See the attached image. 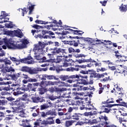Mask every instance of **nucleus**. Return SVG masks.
I'll return each instance as SVG.
<instances>
[{
  "mask_svg": "<svg viewBox=\"0 0 127 127\" xmlns=\"http://www.w3.org/2000/svg\"><path fill=\"white\" fill-rule=\"evenodd\" d=\"M19 114H20L19 116L21 118H24L25 117V113H24L23 109Z\"/></svg>",
  "mask_w": 127,
  "mask_h": 127,
  "instance_id": "nucleus-53",
  "label": "nucleus"
},
{
  "mask_svg": "<svg viewBox=\"0 0 127 127\" xmlns=\"http://www.w3.org/2000/svg\"><path fill=\"white\" fill-rule=\"evenodd\" d=\"M67 33H69V32H63V33H60V32H56V34H57V35H62V36H60L59 37L60 39H65L66 37H68L66 35Z\"/></svg>",
  "mask_w": 127,
  "mask_h": 127,
  "instance_id": "nucleus-20",
  "label": "nucleus"
},
{
  "mask_svg": "<svg viewBox=\"0 0 127 127\" xmlns=\"http://www.w3.org/2000/svg\"><path fill=\"white\" fill-rule=\"evenodd\" d=\"M91 71H89V73L90 75L89 76L90 78H98V73L96 72L93 69H90Z\"/></svg>",
  "mask_w": 127,
  "mask_h": 127,
  "instance_id": "nucleus-22",
  "label": "nucleus"
},
{
  "mask_svg": "<svg viewBox=\"0 0 127 127\" xmlns=\"http://www.w3.org/2000/svg\"><path fill=\"white\" fill-rule=\"evenodd\" d=\"M3 56H5V52L2 50L0 53V57H3Z\"/></svg>",
  "mask_w": 127,
  "mask_h": 127,
  "instance_id": "nucleus-63",
  "label": "nucleus"
},
{
  "mask_svg": "<svg viewBox=\"0 0 127 127\" xmlns=\"http://www.w3.org/2000/svg\"><path fill=\"white\" fill-rule=\"evenodd\" d=\"M8 14L5 12V11H2L1 12V15L0 16V19H3L5 17H6Z\"/></svg>",
  "mask_w": 127,
  "mask_h": 127,
  "instance_id": "nucleus-32",
  "label": "nucleus"
},
{
  "mask_svg": "<svg viewBox=\"0 0 127 127\" xmlns=\"http://www.w3.org/2000/svg\"><path fill=\"white\" fill-rule=\"evenodd\" d=\"M105 77V74L104 73H97V78L98 79H101V78H104Z\"/></svg>",
  "mask_w": 127,
  "mask_h": 127,
  "instance_id": "nucleus-56",
  "label": "nucleus"
},
{
  "mask_svg": "<svg viewBox=\"0 0 127 127\" xmlns=\"http://www.w3.org/2000/svg\"><path fill=\"white\" fill-rule=\"evenodd\" d=\"M61 82L60 85H59V87H70V84L64 82H62L61 81Z\"/></svg>",
  "mask_w": 127,
  "mask_h": 127,
  "instance_id": "nucleus-38",
  "label": "nucleus"
},
{
  "mask_svg": "<svg viewBox=\"0 0 127 127\" xmlns=\"http://www.w3.org/2000/svg\"><path fill=\"white\" fill-rule=\"evenodd\" d=\"M107 2H108V1L107 0H104L103 1H100V3H101L102 6H106L107 5Z\"/></svg>",
  "mask_w": 127,
  "mask_h": 127,
  "instance_id": "nucleus-58",
  "label": "nucleus"
},
{
  "mask_svg": "<svg viewBox=\"0 0 127 127\" xmlns=\"http://www.w3.org/2000/svg\"><path fill=\"white\" fill-rule=\"evenodd\" d=\"M14 103L15 104V106H19V105H20V101L19 99H17L15 101H14Z\"/></svg>",
  "mask_w": 127,
  "mask_h": 127,
  "instance_id": "nucleus-55",
  "label": "nucleus"
},
{
  "mask_svg": "<svg viewBox=\"0 0 127 127\" xmlns=\"http://www.w3.org/2000/svg\"><path fill=\"white\" fill-rule=\"evenodd\" d=\"M75 62L78 63V64H82V63H96V61L92 60L91 58L89 59H81L79 60H76Z\"/></svg>",
  "mask_w": 127,
  "mask_h": 127,
  "instance_id": "nucleus-8",
  "label": "nucleus"
},
{
  "mask_svg": "<svg viewBox=\"0 0 127 127\" xmlns=\"http://www.w3.org/2000/svg\"><path fill=\"white\" fill-rule=\"evenodd\" d=\"M29 109L30 110V112H31V113L34 112V111H35V112L37 113V111H38L37 110V106H34L33 107H31L29 108Z\"/></svg>",
  "mask_w": 127,
  "mask_h": 127,
  "instance_id": "nucleus-46",
  "label": "nucleus"
},
{
  "mask_svg": "<svg viewBox=\"0 0 127 127\" xmlns=\"http://www.w3.org/2000/svg\"><path fill=\"white\" fill-rule=\"evenodd\" d=\"M84 116H85V117H90V116H92V112H85L84 113Z\"/></svg>",
  "mask_w": 127,
  "mask_h": 127,
  "instance_id": "nucleus-59",
  "label": "nucleus"
},
{
  "mask_svg": "<svg viewBox=\"0 0 127 127\" xmlns=\"http://www.w3.org/2000/svg\"><path fill=\"white\" fill-rule=\"evenodd\" d=\"M64 62H66V63H71V66L74 65V61L71 59H65Z\"/></svg>",
  "mask_w": 127,
  "mask_h": 127,
  "instance_id": "nucleus-43",
  "label": "nucleus"
},
{
  "mask_svg": "<svg viewBox=\"0 0 127 127\" xmlns=\"http://www.w3.org/2000/svg\"><path fill=\"white\" fill-rule=\"evenodd\" d=\"M47 33H49V32H44L43 33L42 35H37V36H35V38H40L41 39H47V38H50V37L48 35H45Z\"/></svg>",
  "mask_w": 127,
  "mask_h": 127,
  "instance_id": "nucleus-18",
  "label": "nucleus"
},
{
  "mask_svg": "<svg viewBox=\"0 0 127 127\" xmlns=\"http://www.w3.org/2000/svg\"><path fill=\"white\" fill-rule=\"evenodd\" d=\"M105 107H108V106H103L101 108L102 111H103L104 113H106V114H109L110 113V110Z\"/></svg>",
  "mask_w": 127,
  "mask_h": 127,
  "instance_id": "nucleus-37",
  "label": "nucleus"
},
{
  "mask_svg": "<svg viewBox=\"0 0 127 127\" xmlns=\"http://www.w3.org/2000/svg\"><path fill=\"white\" fill-rule=\"evenodd\" d=\"M46 78L48 80H56V81H58V80H59V78H57L56 76L54 75L44 74L42 75V80L45 81Z\"/></svg>",
  "mask_w": 127,
  "mask_h": 127,
  "instance_id": "nucleus-9",
  "label": "nucleus"
},
{
  "mask_svg": "<svg viewBox=\"0 0 127 127\" xmlns=\"http://www.w3.org/2000/svg\"><path fill=\"white\" fill-rule=\"evenodd\" d=\"M4 70L8 73H11V72H15V69L12 66H6L4 67Z\"/></svg>",
  "mask_w": 127,
  "mask_h": 127,
  "instance_id": "nucleus-24",
  "label": "nucleus"
},
{
  "mask_svg": "<svg viewBox=\"0 0 127 127\" xmlns=\"http://www.w3.org/2000/svg\"><path fill=\"white\" fill-rule=\"evenodd\" d=\"M4 90L5 91H9V90H12V87L9 85L7 87H4Z\"/></svg>",
  "mask_w": 127,
  "mask_h": 127,
  "instance_id": "nucleus-64",
  "label": "nucleus"
},
{
  "mask_svg": "<svg viewBox=\"0 0 127 127\" xmlns=\"http://www.w3.org/2000/svg\"><path fill=\"white\" fill-rule=\"evenodd\" d=\"M29 67L26 66H22L21 68V71H22V72H27V73H28L29 71Z\"/></svg>",
  "mask_w": 127,
  "mask_h": 127,
  "instance_id": "nucleus-36",
  "label": "nucleus"
},
{
  "mask_svg": "<svg viewBox=\"0 0 127 127\" xmlns=\"http://www.w3.org/2000/svg\"><path fill=\"white\" fill-rule=\"evenodd\" d=\"M91 69H88V70H81L80 71L81 74H84V75H88L89 72H91Z\"/></svg>",
  "mask_w": 127,
  "mask_h": 127,
  "instance_id": "nucleus-48",
  "label": "nucleus"
},
{
  "mask_svg": "<svg viewBox=\"0 0 127 127\" xmlns=\"http://www.w3.org/2000/svg\"><path fill=\"white\" fill-rule=\"evenodd\" d=\"M23 93H22L21 91H18V90H16L15 91H14L13 93V94L14 95V96H18V95H21Z\"/></svg>",
  "mask_w": 127,
  "mask_h": 127,
  "instance_id": "nucleus-45",
  "label": "nucleus"
},
{
  "mask_svg": "<svg viewBox=\"0 0 127 127\" xmlns=\"http://www.w3.org/2000/svg\"><path fill=\"white\" fill-rule=\"evenodd\" d=\"M123 122H127V120L125 119V118H119V123H120L121 124H122Z\"/></svg>",
  "mask_w": 127,
  "mask_h": 127,
  "instance_id": "nucleus-62",
  "label": "nucleus"
},
{
  "mask_svg": "<svg viewBox=\"0 0 127 127\" xmlns=\"http://www.w3.org/2000/svg\"><path fill=\"white\" fill-rule=\"evenodd\" d=\"M8 35L11 37H18V38H22L24 35L22 32H4L0 33V35Z\"/></svg>",
  "mask_w": 127,
  "mask_h": 127,
  "instance_id": "nucleus-4",
  "label": "nucleus"
},
{
  "mask_svg": "<svg viewBox=\"0 0 127 127\" xmlns=\"http://www.w3.org/2000/svg\"><path fill=\"white\" fill-rule=\"evenodd\" d=\"M64 91H67V88H57L56 89V92H57V94H60V96H61V93H63Z\"/></svg>",
  "mask_w": 127,
  "mask_h": 127,
  "instance_id": "nucleus-25",
  "label": "nucleus"
},
{
  "mask_svg": "<svg viewBox=\"0 0 127 127\" xmlns=\"http://www.w3.org/2000/svg\"><path fill=\"white\" fill-rule=\"evenodd\" d=\"M81 114L80 113H74L72 116H71V119L74 120V121H79Z\"/></svg>",
  "mask_w": 127,
  "mask_h": 127,
  "instance_id": "nucleus-21",
  "label": "nucleus"
},
{
  "mask_svg": "<svg viewBox=\"0 0 127 127\" xmlns=\"http://www.w3.org/2000/svg\"><path fill=\"white\" fill-rule=\"evenodd\" d=\"M28 82H37V79L29 78H28Z\"/></svg>",
  "mask_w": 127,
  "mask_h": 127,
  "instance_id": "nucleus-60",
  "label": "nucleus"
},
{
  "mask_svg": "<svg viewBox=\"0 0 127 127\" xmlns=\"http://www.w3.org/2000/svg\"><path fill=\"white\" fill-rule=\"evenodd\" d=\"M47 116H57L56 112L52 110H49L47 112Z\"/></svg>",
  "mask_w": 127,
  "mask_h": 127,
  "instance_id": "nucleus-31",
  "label": "nucleus"
},
{
  "mask_svg": "<svg viewBox=\"0 0 127 127\" xmlns=\"http://www.w3.org/2000/svg\"><path fill=\"white\" fill-rule=\"evenodd\" d=\"M22 101H25V102H29V98L28 97V95L27 94H24L22 95L21 98Z\"/></svg>",
  "mask_w": 127,
  "mask_h": 127,
  "instance_id": "nucleus-28",
  "label": "nucleus"
},
{
  "mask_svg": "<svg viewBox=\"0 0 127 127\" xmlns=\"http://www.w3.org/2000/svg\"><path fill=\"white\" fill-rule=\"evenodd\" d=\"M57 70L59 72H60V71H67V72H74L75 71H79V68L70 67H68L65 69L61 68H58Z\"/></svg>",
  "mask_w": 127,
  "mask_h": 127,
  "instance_id": "nucleus-10",
  "label": "nucleus"
},
{
  "mask_svg": "<svg viewBox=\"0 0 127 127\" xmlns=\"http://www.w3.org/2000/svg\"><path fill=\"white\" fill-rule=\"evenodd\" d=\"M71 94H72L71 92V89H68L67 91L62 94L61 97L62 98H65V99H70L71 98V96L69 95H71Z\"/></svg>",
  "mask_w": 127,
  "mask_h": 127,
  "instance_id": "nucleus-17",
  "label": "nucleus"
},
{
  "mask_svg": "<svg viewBox=\"0 0 127 127\" xmlns=\"http://www.w3.org/2000/svg\"><path fill=\"white\" fill-rule=\"evenodd\" d=\"M44 47H45L44 43L39 42L38 45H34V48L33 50L34 52L35 59L40 61L41 63H44L46 60V57L43 56V55L41 53L43 51Z\"/></svg>",
  "mask_w": 127,
  "mask_h": 127,
  "instance_id": "nucleus-1",
  "label": "nucleus"
},
{
  "mask_svg": "<svg viewBox=\"0 0 127 127\" xmlns=\"http://www.w3.org/2000/svg\"><path fill=\"white\" fill-rule=\"evenodd\" d=\"M98 123L99 121H97V119H93L88 121V123L90 124V125H95L98 124Z\"/></svg>",
  "mask_w": 127,
  "mask_h": 127,
  "instance_id": "nucleus-40",
  "label": "nucleus"
},
{
  "mask_svg": "<svg viewBox=\"0 0 127 127\" xmlns=\"http://www.w3.org/2000/svg\"><path fill=\"white\" fill-rule=\"evenodd\" d=\"M75 103L77 106H80V105L84 104V101L82 100H77L75 101Z\"/></svg>",
  "mask_w": 127,
  "mask_h": 127,
  "instance_id": "nucleus-54",
  "label": "nucleus"
},
{
  "mask_svg": "<svg viewBox=\"0 0 127 127\" xmlns=\"http://www.w3.org/2000/svg\"><path fill=\"white\" fill-rule=\"evenodd\" d=\"M11 108L12 109V113H16V114H19L20 112L23 110L22 107L19 106L17 107H11Z\"/></svg>",
  "mask_w": 127,
  "mask_h": 127,
  "instance_id": "nucleus-16",
  "label": "nucleus"
},
{
  "mask_svg": "<svg viewBox=\"0 0 127 127\" xmlns=\"http://www.w3.org/2000/svg\"><path fill=\"white\" fill-rule=\"evenodd\" d=\"M54 23L55 25V27H62L61 28V29L63 30L64 29V30H68L70 32H82V31L81 30H74L72 29H70V28H68V26L67 25H64L62 26L63 23H62V21H61V20H59V22H58L56 20H54L53 22H49V23Z\"/></svg>",
  "mask_w": 127,
  "mask_h": 127,
  "instance_id": "nucleus-3",
  "label": "nucleus"
},
{
  "mask_svg": "<svg viewBox=\"0 0 127 127\" xmlns=\"http://www.w3.org/2000/svg\"><path fill=\"white\" fill-rule=\"evenodd\" d=\"M105 122H104V125L106 126H108V125L110 124V122H107V121H109V119H108V117L106 116H104V119Z\"/></svg>",
  "mask_w": 127,
  "mask_h": 127,
  "instance_id": "nucleus-47",
  "label": "nucleus"
},
{
  "mask_svg": "<svg viewBox=\"0 0 127 127\" xmlns=\"http://www.w3.org/2000/svg\"><path fill=\"white\" fill-rule=\"evenodd\" d=\"M68 66H72V64H71V63H68L66 62H64L63 64V65L61 66V68H62V67H68Z\"/></svg>",
  "mask_w": 127,
  "mask_h": 127,
  "instance_id": "nucleus-41",
  "label": "nucleus"
},
{
  "mask_svg": "<svg viewBox=\"0 0 127 127\" xmlns=\"http://www.w3.org/2000/svg\"><path fill=\"white\" fill-rule=\"evenodd\" d=\"M31 99L32 100V101L33 102V103H39V102L40 103H43V102L45 101V100L38 97V96H32L31 97Z\"/></svg>",
  "mask_w": 127,
  "mask_h": 127,
  "instance_id": "nucleus-14",
  "label": "nucleus"
},
{
  "mask_svg": "<svg viewBox=\"0 0 127 127\" xmlns=\"http://www.w3.org/2000/svg\"><path fill=\"white\" fill-rule=\"evenodd\" d=\"M41 71V68L39 67L33 68V67H30L29 69V74L31 75H33L34 74H38V73Z\"/></svg>",
  "mask_w": 127,
  "mask_h": 127,
  "instance_id": "nucleus-12",
  "label": "nucleus"
},
{
  "mask_svg": "<svg viewBox=\"0 0 127 127\" xmlns=\"http://www.w3.org/2000/svg\"><path fill=\"white\" fill-rule=\"evenodd\" d=\"M21 42L22 44H16L14 41L12 40V39H4V43H5V45L9 48V49H23V48H25V43H26V41L27 39H22L21 40Z\"/></svg>",
  "mask_w": 127,
  "mask_h": 127,
  "instance_id": "nucleus-2",
  "label": "nucleus"
},
{
  "mask_svg": "<svg viewBox=\"0 0 127 127\" xmlns=\"http://www.w3.org/2000/svg\"><path fill=\"white\" fill-rule=\"evenodd\" d=\"M61 83V80L58 81H45L42 82V84L44 87H48V86H54L59 85Z\"/></svg>",
  "mask_w": 127,
  "mask_h": 127,
  "instance_id": "nucleus-6",
  "label": "nucleus"
},
{
  "mask_svg": "<svg viewBox=\"0 0 127 127\" xmlns=\"http://www.w3.org/2000/svg\"><path fill=\"white\" fill-rule=\"evenodd\" d=\"M45 104H46V106H47L48 109L52 107V103L50 102V100L47 101Z\"/></svg>",
  "mask_w": 127,
  "mask_h": 127,
  "instance_id": "nucleus-44",
  "label": "nucleus"
},
{
  "mask_svg": "<svg viewBox=\"0 0 127 127\" xmlns=\"http://www.w3.org/2000/svg\"><path fill=\"white\" fill-rule=\"evenodd\" d=\"M79 78H80V75L78 74L68 75V79H71V80H72V81H73V83H74V82H79V81L80 80L79 79Z\"/></svg>",
  "mask_w": 127,
  "mask_h": 127,
  "instance_id": "nucleus-15",
  "label": "nucleus"
},
{
  "mask_svg": "<svg viewBox=\"0 0 127 127\" xmlns=\"http://www.w3.org/2000/svg\"><path fill=\"white\" fill-rule=\"evenodd\" d=\"M39 94H40V95H43V94H45V92L47 91V89L46 88L42 87V88H39Z\"/></svg>",
  "mask_w": 127,
  "mask_h": 127,
  "instance_id": "nucleus-34",
  "label": "nucleus"
},
{
  "mask_svg": "<svg viewBox=\"0 0 127 127\" xmlns=\"http://www.w3.org/2000/svg\"><path fill=\"white\" fill-rule=\"evenodd\" d=\"M7 101L4 100H0V106H4L7 104Z\"/></svg>",
  "mask_w": 127,
  "mask_h": 127,
  "instance_id": "nucleus-49",
  "label": "nucleus"
},
{
  "mask_svg": "<svg viewBox=\"0 0 127 127\" xmlns=\"http://www.w3.org/2000/svg\"><path fill=\"white\" fill-rule=\"evenodd\" d=\"M60 78L62 80V81H66V80H68L69 79V75H62L60 76Z\"/></svg>",
  "mask_w": 127,
  "mask_h": 127,
  "instance_id": "nucleus-35",
  "label": "nucleus"
},
{
  "mask_svg": "<svg viewBox=\"0 0 127 127\" xmlns=\"http://www.w3.org/2000/svg\"><path fill=\"white\" fill-rule=\"evenodd\" d=\"M2 62L4 63L5 65H11V62L7 58H5L2 60Z\"/></svg>",
  "mask_w": 127,
  "mask_h": 127,
  "instance_id": "nucleus-33",
  "label": "nucleus"
},
{
  "mask_svg": "<svg viewBox=\"0 0 127 127\" xmlns=\"http://www.w3.org/2000/svg\"><path fill=\"white\" fill-rule=\"evenodd\" d=\"M112 81V79L110 78V76H108V77H105L103 78L101 81L103 82H108V81Z\"/></svg>",
  "mask_w": 127,
  "mask_h": 127,
  "instance_id": "nucleus-52",
  "label": "nucleus"
},
{
  "mask_svg": "<svg viewBox=\"0 0 127 127\" xmlns=\"http://www.w3.org/2000/svg\"><path fill=\"white\" fill-rule=\"evenodd\" d=\"M33 28H35V29H37V32H52L51 31H45L43 29L44 27H42L41 26L35 24L33 26Z\"/></svg>",
  "mask_w": 127,
  "mask_h": 127,
  "instance_id": "nucleus-13",
  "label": "nucleus"
},
{
  "mask_svg": "<svg viewBox=\"0 0 127 127\" xmlns=\"http://www.w3.org/2000/svg\"><path fill=\"white\" fill-rule=\"evenodd\" d=\"M11 87H12L13 91H16L19 89V85L18 84L13 83L11 85Z\"/></svg>",
  "mask_w": 127,
  "mask_h": 127,
  "instance_id": "nucleus-29",
  "label": "nucleus"
},
{
  "mask_svg": "<svg viewBox=\"0 0 127 127\" xmlns=\"http://www.w3.org/2000/svg\"><path fill=\"white\" fill-rule=\"evenodd\" d=\"M41 125H44V126H47L48 125V121L44 120L41 122Z\"/></svg>",
  "mask_w": 127,
  "mask_h": 127,
  "instance_id": "nucleus-61",
  "label": "nucleus"
},
{
  "mask_svg": "<svg viewBox=\"0 0 127 127\" xmlns=\"http://www.w3.org/2000/svg\"><path fill=\"white\" fill-rule=\"evenodd\" d=\"M120 9L122 11H127V5L122 4L121 6L120 7Z\"/></svg>",
  "mask_w": 127,
  "mask_h": 127,
  "instance_id": "nucleus-39",
  "label": "nucleus"
},
{
  "mask_svg": "<svg viewBox=\"0 0 127 127\" xmlns=\"http://www.w3.org/2000/svg\"><path fill=\"white\" fill-rule=\"evenodd\" d=\"M34 5H31V6H29V14H32V12L33 11V9H34Z\"/></svg>",
  "mask_w": 127,
  "mask_h": 127,
  "instance_id": "nucleus-42",
  "label": "nucleus"
},
{
  "mask_svg": "<svg viewBox=\"0 0 127 127\" xmlns=\"http://www.w3.org/2000/svg\"><path fill=\"white\" fill-rule=\"evenodd\" d=\"M86 111H91L93 110V111L97 110V109L94 107V106L91 104H86L85 106Z\"/></svg>",
  "mask_w": 127,
  "mask_h": 127,
  "instance_id": "nucleus-23",
  "label": "nucleus"
},
{
  "mask_svg": "<svg viewBox=\"0 0 127 127\" xmlns=\"http://www.w3.org/2000/svg\"><path fill=\"white\" fill-rule=\"evenodd\" d=\"M5 26L6 27L3 29V32H21V30L18 28L13 31L7 30V28H13V24L11 22H10L9 23L5 24Z\"/></svg>",
  "mask_w": 127,
  "mask_h": 127,
  "instance_id": "nucleus-5",
  "label": "nucleus"
},
{
  "mask_svg": "<svg viewBox=\"0 0 127 127\" xmlns=\"http://www.w3.org/2000/svg\"><path fill=\"white\" fill-rule=\"evenodd\" d=\"M74 123H75V121L73 120L67 121L65 122V126L66 127H71Z\"/></svg>",
  "mask_w": 127,
  "mask_h": 127,
  "instance_id": "nucleus-27",
  "label": "nucleus"
},
{
  "mask_svg": "<svg viewBox=\"0 0 127 127\" xmlns=\"http://www.w3.org/2000/svg\"><path fill=\"white\" fill-rule=\"evenodd\" d=\"M68 53H72L75 52V49L72 48V47H70L68 48Z\"/></svg>",
  "mask_w": 127,
  "mask_h": 127,
  "instance_id": "nucleus-51",
  "label": "nucleus"
},
{
  "mask_svg": "<svg viewBox=\"0 0 127 127\" xmlns=\"http://www.w3.org/2000/svg\"><path fill=\"white\" fill-rule=\"evenodd\" d=\"M22 90L23 91H36V88H34V86H33V85L31 83H28L27 85H23V87Z\"/></svg>",
  "mask_w": 127,
  "mask_h": 127,
  "instance_id": "nucleus-7",
  "label": "nucleus"
},
{
  "mask_svg": "<svg viewBox=\"0 0 127 127\" xmlns=\"http://www.w3.org/2000/svg\"><path fill=\"white\" fill-rule=\"evenodd\" d=\"M81 39H83L84 41H88V42H91V38H84L83 37H80Z\"/></svg>",
  "mask_w": 127,
  "mask_h": 127,
  "instance_id": "nucleus-57",
  "label": "nucleus"
},
{
  "mask_svg": "<svg viewBox=\"0 0 127 127\" xmlns=\"http://www.w3.org/2000/svg\"><path fill=\"white\" fill-rule=\"evenodd\" d=\"M73 56L75 57V58H86L87 57L86 55L83 54H75L73 55Z\"/></svg>",
  "mask_w": 127,
  "mask_h": 127,
  "instance_id": "nucleus-26",
  "label": "nucleus"
},
{
  "mask_svg": "<svg viewBox=\"0 0 127 127\" xmlns=\"http://www.w3.org/2000/svg\"><path fill=\"white\" fill-rule=\"evenodd\" d=\"M51 53H53L54 55H57V54H60V53H65V50L55 47L54 48V50L51 52Z\"/></svg>",
  "mask_w": 127,
  "mask_h": 127,
  "instance_id": "nucleus-11",
  "label": "nucleus"
},
{
  "mask_svg": "<svg viewBox=\"0 0 127 127\" xmlns=\"http://www.w3.org/2000/svg\"><path fill=\"white\" fill-rule=\"evenodd\" d=\"M46 109L48 108H47V106H46L45 103L40 106V110H41V111H43V110H46Z\"/></svg>",
  "mask_w": 127,
  "mask_h": 127,
  "instance_id": "nucleus-50",
  "label": "nucleus"
},
{
  "mask_svg": "<svg viewBox=\"0 0 127 127\" xmlns=\"http://www.w3.org/2000/svg\"><path fill=\"white\" fill-rule=\"evenodd\" d=\"M9 76L10 77L11 79L13 80V81L16 82L18 78H19V76H20V72L13 74H10Z\"/></svg>",
  "mask_w": 127,
  "mask_h": 127,
  "instance_id": "nucleus-19",
  "label": "nucleus"
},
{
  "mask_svg": "<svg viewBox=\"0 0 127 127\" xmlns=\"http://www.w3.org/2000/svg\"><path fill=\"white\" fill-rule=\"evenodd\" d=\"M79 81H80L79 84L81 85H88V79H84L83 78L80 79L79 78Z\"/></svg>",
  "mask_w": 127,
  "mask_h": 127,
  "instance_id": "nucleus-30",
  "label": "nucleus"
}]
</instances>
